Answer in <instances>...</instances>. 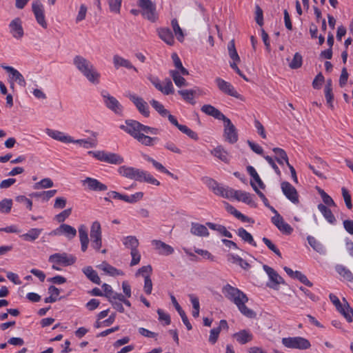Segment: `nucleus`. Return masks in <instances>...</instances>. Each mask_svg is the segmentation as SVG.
Instances as JSON below:
<instances>
[{"label": "nucleus", "mask_w": 353, "mask_h": 353, "mask_svg": "<svg viewBox=\"0 0 353 353\" xmlns=\"http://www.w3.org/2000/svg\"><path fill=\"white\" fill-rule=\"evenodd\" d=\"M53 186V181L50 178H45L35 184L36 188H50Z\"/></svg>", "instance_id": "obj_56"}, {"label": "nucleus", "mask_w": 353, "mask_h": 353, "mask_svg": "<svg viewBox=\"0 0 353 353\" xmlns=\"http://www.w3.org/2000/svg\"><path fill=\"white\" fill-rule=\"evenodd\" d=\"M57 231L58 234H63L69 239H73L77 235V230L68 224H61Z\"/></svg>", "instance_id": "obj_28"}, {"label": "nucleus", "mask_w": 353, "mask_h": 353, "mask_svg": "<svg viewBox=\"0 0 353 353\" xmlns=\"http://www.w3.org/2000/svg\"><path fill=\"white\" fill-rule=\"evenodd\" d=\"M150 103L161 117H165L167 115H168L169 111L165 109L163 105L160 103L159 101L155 99H152Z\"/></svg>", "instance_id": "obj_49"}, {"label": "nucleus", "mask_w": 353, "mask_h": 353, "mask_svg": "<svg viewBox=\"0 0 353 353\" xmlns=\"http://www.w3.org/2000/svg\"><path fill=\"white\" fill-rule=\"evenodd\" d=\"M10 32L15 38L22 37L21 21L19 17L15 18L10 23Z\"/></svg>", "instance_id": "obj_29"}, {"label": "nucleus", "mask_w": 353, "mask_h": 353, "mask_svg": "<svg viewBox=\"0 0 353 353\" xmlns=\"http://www.w3.org/2000/svg\"><path fill=\"white\" fill-rule=\"evenodd\" d=\"M89 153L92 154L99 161L117 165L123 162V158L115 153L106 152L104 151L89 152Z\"/></svg>", "instance_id": "obj_7"}, {"label": "nucleus", "mask_w": 353, "mask_h": 353, "mask_svg": "<svg viewBox=\"0 0 353 353\" xmlns=\"http://www.w3.org/2000/svg\"><path fill=\"white\" fill-rule=\"evenodd\" d=\"M224 122V137L230 143H234L238 141V134L235 126L230 119L226 118Z\"/></svg>", "instance_id": "obj_16"}, {"label": "nucleus", "mask_w": 353, "mask_h": 353, "mask_svg": "<svg viewBox=\"0 0 353 353\" xmlns=\"http://www.w3.org/2000/svg\"><path fill=\"white\" fill-rule=\"evenodd\" d=\"M123 243L124 245L131 250V251H134L137 250L139 246V241L134 236H128L123 239Z\"/></svg>", "instance_id": "obj_39"}, {"label": "nucleus", "mask_w": 353, "mask_h": 353, "mask_svg": "<svg viewBox=\"0 0 353 353\" xmlns=\"http://www.w3.org/2000/svg\"><path fill=\"white\" fill-rule=\"evenodd\" d=\"M341 190H342V195H343V197L344 199V201L345 203L346 207L349 210H351L352 208V201H351V196L349 194V192H348V191L347 190L346 188H343Z\"/></svg>", "instance_id": "obj_63"}, {"label": "nucleus", "mask_w": 353, "mask_h": 353, "mask_svg": "<svg viewBox=\"0 0 353 353\" xmlns=\"http://www.w3.org/2000/svg\"><path fill=\"white\" fill-rule=\"evenodd\" d=\"M2 67L9 74V79L12 87L13 86L14 82L20 81L21 74L19 71L11 66L3 65Z\"/></svg>", "instance_id": "obj_34"}, {"label": "nucleus", "mask_w": 353, "mask_h": 353, "mask_svg": "<svg viewBox=\"0 0 353 353\" xmlns=\"http://www.w3.org/2000/svg\"><path fill=\"white\" fill-rule=\"evenodd\" d=\"M152 271V268L151 265H148L143 266L140 269H139L136 275L137 276L138 274H140L143 277H144V279H145V276H147L150 277Z\"/></svg>", "instance_id": "obj_61"}, {"label": "nucleus", "mask_w": 353, "mask_h": 353, "mask_svg": "<svg viewBox=\"0 0 353 353\" xmlns=\"http://www.w3.org/2000/svg\"><path fill=\"white\" fill-rule=\"evenodd\" d=\"M152 243L155 248L159 250L160 254L167 256L172 254L174 252L172 247L160 240H153Z\"/></svg>", "instance_id": "obj_25"}, {"label": "nucleus", "mask_w": 353, "mask_h": 353, "mask_svg": "<svg viewBox=\"0 0 353 353\" xmlns=\"http://www.w3.org/2000/svg\"><path fill=\"white\" fill-rule=\"evenodd\" d=\"M215 83L219 90L223 93L236 99H242L241 95L237 92L234 86L229 82L220 77L215 79Z\"/></svg>", "instance_id": "obj_12"}, {"label": "nucleus", "mask_w": 353, "mask_h": 353, "mask_svg": "<svg viewBox=\"0 0 353 353\" xmlns=\"http://www.w3.org/2000/svg\"><path fill=\"white\" fill-rule=\"evenodd\" d=\"M237 234L245 242L249 243L250 244L256 246V243L254 241V239L251 234L247 232L243 228H240L238 229Z\"/></svg>", "instance_id": "obj_44"}, {"label": "nucleus", "mask_w": 353, "mask_h": 353, "mask_svg": "<svg viewBox=\"0 0 353 353\" xmlns=\"http://www.w3.org/2000/svg\"><path fill=\"white\" fill-rule=\"evenodd\" d=\"M211 153L214 157H216V158L219 159L221 161L225 163H229L230 161V158L228 152L221 146L214 148L213 150H212Z\"/></svg>", "instance_id": "obj_35"}, {"label": "nucleus", "mask_w": 353, "mask_h": 353, "mask_svg": "<svg viewBox=\"0 0 353 353\" xmlns=\"http://www.w3.org/2000/svg\"><path fill=\"white\" fill-rule=\"evenodd\" d=\"M137 140L142 145L145 146H152L154 143L159 141L157 137H151L148 135L141 133Z\"/></svg>", "instance_id": "obj_41"}, {"label": "nucleus", "mask_w": 353, "mask_h": 353, "mask_svg": "<svg viewBox=\"0 0 353 353\" xmlns=\"http://www.w3.org/2000/svg\"><path fill=\"white\" fill-rule=\"evenodd\" d=\"M12 204L11 199H3L0 202V212L3 213L9 212L11 210Z\"/></svg>", "instance_id": "obj_54"}, {"label": "nucleus", "mask_w": 353, "mask_h": 353, "mask_svg": "<svg viewBox=\"0 0 353 353\" xmlns=\"http://www.w3.org/2000/svg\"><path fill=\"white\" fill-rule=\"evenodd\" d=\"M159 37L168 45L172 46L174 43L173 34L170 29L161 28L157 30Z\"/></svg>", "instance_id": "obj_26"}, {"label": "nucleus", "mask_w": 353, "mask_h": 353, "mask_svg": "<svg viewBox=\"0 0 353 353\" xmlns=\"http://www.w3.org/2000/svg\"><path fill=\"white\" fill-rule=\"evenodd\" d=\"M228 54L230 57L234 61H240V57L237 53V51L235 48V43L234 40H231L228 46Z\"/></svg>", "instance_id": "obj_50"}, {"label": "nucleus", "mask_w": 353, "mask_h": 353, "mask_svg": "<svg viewBox=\"0 0 353 353\" xmlns=\"http://www.w3.org/2000/svg\"><path fill=\"white\" fill-rule=\"evenodd\" d=\"M325 97L328 104L329 107L331 109L334 108L333 100H334V94L332 92V89H324Z\"/></svg>", "instance_id": "obj_59"}, {"label": "nucleus", "mask_w": 353, "mask_h": 353, "mask_svg": "<svg viewBox=\"0 0 353 353\" xmlns=\"http://www.w3.org/2000/svg\"><path fill=\"white\" fill-rule=\"evenodd\" d=\"M171 26L173 29V31L176 35L177 40L180 42H182L184 39V34L183 30L179 25L178 21L176 19H173L171 21Z\"/></svg>", "instance_id": "obj_43"}, {"label": "nucleus", "mask_w": 353, "mask_h": 353, "mask_svg": "<svg viewBox=\"0 0 353 353\" xmlns=\"http://www.w3.org/2000/svg\"><path fill=\"white\" fill-rule=\"evenodd\" d=\"M179 130L181 132L185 134L190 138L192 139L193 140L196 141L199 139L197 134L185 125H181V126H179Z\"/></svg>", "instance_id": "obj_51"}, {"label": "nucleus", "mask_w": 353, "mask_h": 353, "mask_svg": "<svg viewBox=\"0 0 353 353\" xmlns=\"http://www.w3.org/2000/svg\"><path fill=\"white\" fill-rule=\"evenodd\" d=\"M100 268L110 276L121 275L123 272L107 263H103Z\"/></svg>", "instance_id": "obj_48"}, {"label": "nucleus", "mask_w": 353, "mask_h": 353, "mask_svg": "<svg viewBox=\"0 0 353 353\" xmlns=\"http://www.w3.org/2000/svg\"><path fill=\"white\" fill-rule=\"evenodd\" d=\"M122 0H109V7L111 12L119 14L120 12Z\"/></svg>", "instance_id": "obj_53"}, {"label": "nucleus", "mask_w": 353, "mask_h": 353, "mask_svg": "<svg viewBox=\"0 0 353 353\" xmlns=\"http://www.w3.org/2000/svg\"><path fill=\"white\" fill-rule=\"evenodd\" d=\"M302 65V56L299 53L296 52L294 55L293 59L290 63V67L292 69L299 68Z\"/></svg>", "instance_id": "obj_52"}, {"label": "nucleus", "mask_w": 353, "mask_h": 353, "mask_svg": "<svg viewBox=\"0 0 353 353\" xmlns=\"http://www.w3.org/2000/svg\"><path fill=\"white\" fill-rule=\"evenodd\" d=\"M82 183L83 185H87L88 188L92 191H105L108 190L106 185L94 178L86 177Z\"/></svg>", "instance_id": "obj_20"}, {"label": "nucleus", "mask_w": 353, "mask_h": 353, "mask_svg": "<svg viewBox=\"0 0 353 353\" xmlns=\"http://www.w3.org/2000/svg\"><path fill=\"white\" fill-rule=\"evenodd\" d=\"M338 311L346 319V320L350 323L352 321V317H353V309L350 306L347 302H346Z\"/></svg>", "instance_id": "obj_38"}, {"label": "nucleus", "mask_w": 353, "mask_h": 353, "mask_svg": "<svg viewBox=\"0 0 353 353\" xmlns=\"http://www.w3.org/2000/svg\"><path fill=\"white\" fill-rule=\"evenodd\" d=\"M272 223L283 234H290L293 232V228L284 221L281 215L272 217Z\"/></svg>", "instance_id": "obj_19"}, {"label": "nucleus", "mask_w": 353, "mask_h": 353, "mask_svg": "<svg viewBox=\"0 0 353 353\" xmlns=\"http://www.w3.org/2000/svg\"><path fill=\"white\" fill-rule=\"evenodd\" d=\"M318 209L323 215L325 219L331 224H334L336 222L335 216L332 212L331 210L329 209L325 205L320 203L318 205Z\"/></svg>", "instance_id": "obj_33"}, {"label": "nucleus", "mask_w": 353, "mask_h": 353, "mask_svg": "<svg viewBox=\"0 0 353 353\" xmlns=\"http://www.w3.org/2000/svg\"><path fill=\"white\" fill-rule=\"evenodd\" d=\"M42 232V229L32 228L26 234H23V240L28 241H34L36 240Z\"/></svg>", "instance_id": "obj_45"}, {"label": "nucleus", "mask_w": 353, "mask_h": 353, "mask_svg": "<svg viewBox=\"0 0 353 353\" xmlns=\"http://www.w3.org/2000/svg\"><path fill=\"white\" fill-rule=\"evenodd\" d=\"M233 199L242 201L252 207H256V205L252 199V195L246 192L241 190H235Z\"/></svg>", "instance_id": "obj_23"}, {"label": "nucleus", "mask_w": 353, "mask_h": 353, "mask_svg": "<svg viewBox=\"0 0 353 353\" xmlns=\"http://www.w3.org/2000/svg\"><path fill=\"white\" fill-rule=\"evenodd\" d=\"M73 64L88 81L93 84L99 83L101 74L94 65L86 58L81 55H76L73 58Z\"/></svg>", "instance_id": "obj_2"}, {"label": "nucleus", "mask_w": 353, "mask_h": 353, "mask_svg": "<svg viewBox=\"0 0 353 353\" xmlns=\"http://www.w3.org/2000/svg\"><path fill=\"white\" fill-rule=\"evenodd\" d=\"M263 242L267 245V247L275 253L279 257H281V253L279 250L272 243V241L266 237L263 238Z\"/></svg>", "instance_id": "obj_58"}, {"label": "nucleus", "mask_w": 353, "mask_h": 353, "mask_svg": "<svg viewBox=\"0 0 353 353\" xmlns=\"http://www.w3.org/2000/svg\"><path fill=\"white\" fill-rule=\"evenodd\" d=\"M114 66L116 69H119L120 67H123L128 69H133L134 71H137V69L132 64V63L124 59L123 57L115 54L112 59Z\"/></svg>", "instance_id": "obj_24"}, {"label": "nucleus", "mask_w": 353, "mask_h": 353, "mask_svg": "<svg viewBox=\"0 0 353 353\" xmlns=\"http://www.w3.org/2000/svg\"><path fill=\"white\" fill-rule=\"evenodd\" d=\"M233 336L241 344H245L251 341L253 339V335L250 331L246 330H242L239 332L234 334Z\"/></svg>", "instance_id": "obj_31"}, {"label": "nucleus", "mask_w": 353, "mask_h": 353, "mask_svg": "<svg viewBox=\"0 0 353 353\" xmlns=\"http://www.w3.org/2000/svg\"><path fill=\"white\" fill-rule=\"evenodd\" d=\"M90 238L92 248L99 250L102 246L101 227L99 221H94L90 228Z\"/></svg>", "instance_id": "obj_9"}, {"label": "nucleus", "mask_w": 353, "mask_h": 353, "mask_svg": "<svg viewBox=\"0 0 353 353\" xmlns=\"http://www.w3.org/2000/svg\"><path fill=\"white\" fill-rule=\"evenodd\" d=\"M263 268L271 281V283H268V287L272 289H277L279 284L284 283L283 278L273 268L267 265H263Z\"/></svg>", "instance_id": "obj_17"}, {"label": "nucleus", "mask_w": 353, "mask_h": 353, "mask_svg": "<svg viewBox=\"0 0 353 353\" xmlns=\"http://www.w3.org/2000/svg\"><path fill=\"white\" fill-rule=\"evenodd\" d=\"M32 10L37 23L43 28H47V22L44 14V8L39 0H34L32 3Z\"/></svg>", "instance_id": "obj_14"}, {"label": "nucleus", "mask_w": 353, "mask_h": 353, "mask_svg": "<svg viewBox=\"0 0 353 353\" xmlns=\"http://www.w3.org/2000/svg\"><path fill=\"white\" fill-rule=\"evenodd\" d=\"M79 235L81 245V250L83 252H85L88 249L89 239L87 228L84 225H81L79 227Z\"/></svg>", "instance_id": "obj_27"}, {"label": "nucleus", "mask_w": 353, "mask_h": 353, "mask_svg": "<svg viewBox=\"0 0 353 353\" xmlns=\"http://www.w3.org/2000/svg\"><path fill=\"white\" fill-rule=\"evenodd\" d=\"M118 172L122 176L129 179H133L139 182H145L154 185H160V182L154 178L149 172L141 169L122 165L119 168Z\"/></svg>", "instance_id": "obj_3"}, {"label": "nucleus", "mask_w": 353, "mask_h": 353, "mask_svg": "<svg viewBox=\"0 0 353 353\" xmlns=\"http://www.w3.org/2000/svg\"><path fill=\"white\" fill-rule=\"evenodd\" d=\"M336 270L341 276H343L347 281H353L352 273L345 266L342 265H338L336 266Z\"/></svg>", "instance_id": "obj_46"}, {"label": "nucleus", "mask_w": 353, "mask_h": 353, "mask_svg": "<svg viewBox=\"0 0 353 353\" xmlns=\"http://www.w3.org/2000/svg\"><path fill=\"white\" fill-rule=\"evenodd\" d=\"M199 90H180L178 93L182 97V98L187 102L194 105L195 101L194 97L196 94H199Z\"/></svg>", "instance_id": "obj_32"}, {"label": "nucleus", "mask_w": 353, "mask_h": 353, "mask_svg": "<svg viewBox=\"0 0 353 353\" xmlns=\"http://www.w3.org/2000/svg\"><path fill=\"white\" fill-rule=\"evenodd\" d=\"M201 110L207 115L212 116L214 118L222 120L223 121L227 118L220 110L211 105H204L201 107Z\"/></svg>", "instance_id": "obj_22"}, {"label": "nucleus", "mask_w": 353, "mask_h": 353, "mask_svg": "<svg viewBox=\"0 0 353 353\" xmlns=\"http://www.w3.org/2000/svg\"><path fill=\"white\" fill-rule=\"evenodd\" d=\"M120 128L137 139L143 132V124L135 120H126L125 125H121Z\"/></svg>", "instance_id": "obj_11"}, {"label": "nucleus", "mask_w": 353, "mask_h": 353, "mask_svg": "<svg viewBox=\"0 0 353 353\" xmlns=\"http://www.w3.org/2000/svg\"><path fill=\"white\" fill-rule=\"evenodd\" d=\"M76 261L74 256L71 254H68L66 253H56L52 254L49 257V261L50 263L63 265L65 266L70 265L73 264Z\"/></svg>", "instance_id": "obj_15"}, {"label": "nucleus", "mask_w": 353, "mask_h": 353, "mask_svg": "<svg viewBox=\"0 0 353 353\" xmlns=\"http://www.w3.org/2000/svg\"><path fill=\"white\" fill-rule=\"evenodd\" d=\"M220 332H221V327H215L210 330L208 341L211 344L213 345L216 343Z\"/></svg>", "instance_id": "obj_55"}, {"label": "nucleus", "mask_w": 353, "mask_h": 353, "mask_svg": "<svg viewBox=\"0 0 353 353\" xmlns=\"http://www.w3.org/2000/svg\"><path fill=\"white\" fill-rule=\"evenodd\" d=\"M139 6L142 10V15L148 20L154 22L158 14L156 12V6L151 0H139Z\"/></svg>", "instance_id": "obj_5"}, {"label": "nucleus", "mask_w": 353, "mask_h": 353, "mask_svg": "<svg viewBox=\"0 0 353 353\" xmlns=\"http://www.w3.org/2000/svg\"><path fill=\"white\" fill-rule=\"evenodd\" d=\"M148 79L159 91L161 92L165 95L173 94L174 92L173 84L170 79L167 78L165 79L164 86L161 84L160 80L157 77H154L150 74L148 77Z\"/></svg>", "instance_id": "obj_10"}, {"label": "nucleus", "mask_w": 353, "mask_h": 353, "mask_svg": "<svg viewBox=\"0 0 353 353\" xmlns=\"http://www.w3.org/2000/svg\"><path fill=\"white\" fill-rule=\"evenodd\" d=\"M190 232L195 236H208L209 232L208 228L202 224L197 223H192Z\"/></svg>", "instance_id": "obj_30"}, {"label": "nucleus", "mask_w": 353, "mask_h": 353, "mask_svg": "<svg viewBox=\"0 0 353 353\" xmlns=\"http://www.w3.org/2000/svg\"><path fill=\"white\" fill-rule=\"evenodd\" d=\"M170 75L172 77L175 85L177 87H183V86H187L188 83L186 80L181 77V75L179 74V72L177 70H170Z\"/></svg>", "instance_id": "obj_36"}, {"label": "nucleus", "mask_w": 353, "mask_h": 353, "mask_svg": "<svg viewBox=\"0 0 353 353\" xmlns=\"http://www.w3.org/2000/svg\"><path fill=\"white\" fill-rule=\"evenodd\" d=\"M281 190L284 195L293 203H299V196L295 188L289 182L285 181L281 183Z\"/></svg>", "instance_id": "obj_18"}, {"label": "nucleus", "mask_w": 353, "mask_h": 353, "mask_svg": "<svg viewBox=\"0 0 353 353\" xmlns=\"http://www.w3.org/2000/svg\"><path fill=\"white\" fill-rule=\"evenodd\" d=\"M282 343L286 347L299 350H306L310 347V341L301 336L283 338Z\"/></svg>", "instance_id": "obj_6"}, {"label": "nucleus", "mask_w": 353, "mask_h": 353, "mask_svg": "<svg viewBox=\"0 0 353 353\" xmlns=\"http://www.w3.org/2000/svg\"><path fill=\"white\" fill-rule=\"evenodd\" d=\"M145 159L147 161L151 163L157 170H159L163 173L167 174L168 175L172 177H174V174L171 173L169 170H168L161 163L157 161L154 159L147 155L145 156Z\"/></svg>", "instance_id": "obj_42"}, {"label": "nucleus", "mask_w": 353, "mask_h": 353, "mask_svg": "<svg viewBox=\"0 0 353 353\" xmlns=\"http://www.w3.org/2000/svg\"><path fill=\"white\" fill-rule=\"evenodd\" d=\"M222 292L228 299L236 305L243 315L250 319L256 317V312L245 305L248 301V297L239 289L227 284L223 288Z\"/></svg>", "instance_id": "obj_1"}, {"label": "nucleus", "mask_w": 353, "mask_h": 353, "mask_svg": "<svg viewBox=\"0 0 353 353\" xmlns=\"http://www.w3.org/2000/svg\"><path fill=\"white\" fill-rule=\"evenodd\" d=\"M294 274L295 276L294 279L299 280L302 283L305 284L308 287H312L313 285L312 283L307 279V276L301 272L295 271Z\"/></svg>", "instance_id": "obj_57"}, {"label": "nucleus", "mask_w": 353, "mask_h": 353, "mask_svg": "<svg viewBox=\"0 0 353 353\" xmlns=\"http://www.w3.org/2000/svg\"><path fill=\"white\" fill-rule=\"evenodd\" d=\"M72 143H78L82 145L84 148H91L95 147L96 144L94 141L91 140H85V139H77L74 140Z\"/></svg>", "instance_id": "obj_60"}, {"label": "nucleus", "mask_w": 353, "mask_h": 353, "mask_svg": "<svg viewBox=\"0 0 353 353\" xmlns=\"http://www.w3.org/2000/svg\"><path fill=\"white\" fill-rule=\"evenodd\" d=\"M46 133L53 139L62 143H71L74 141V139H73L70 136L66 135L65 133L58 130L47 129Z\"/></svg>", "instance_id": "obj_21"}, {"label": "nucleus", "mask_w": 353, "mask_h": 353, "mask_svg": "<svg viewBox=\"0 0 353 353\" xmlns=\"http://www.w3.org/2000/svg\"><path fill=\"white\" fill-rule=\"evenodd\" d=\"M71 208L66 209L56 216V220L59 223H62L71 214Z\"/></svg>", "instance_id": "obj_64"}, {"label": "nucleus", "mask_w": 353, "mask_h": 353, "mask_svg": "<svg viewBox=\"0 0 353 353\" xmlns=\"http://www.w3.org/2000/svg\"><path fill=\"white\" fill-rule=\"evenodd\" d=\"M126 97L134 103L139 112L145 117L150 116V110L148 103L143 98L137 94L128 93Z\"/></svg>", "instance_id": "obj_13"}, {"label": "nucleus", "mask_w": 353, "mask_h": 353, "mask_svg": "<svg viewBox=\"0 0 353 353\" xmlns=\"http://www.w3.org/2000/svg\"><path fill=\"white\" fill-rule=\"evenodd\" d=\"M83 273L86 275V276L94 283L99 285L101 283V279L98 276L97 272L92 269V267L88 266L83 269Z\"/></svg>", "instance_id": "obj_37"}, {"label": "nucleus", "mask_w": 353, "mask_h": 353, "mask_svg": "<svg viewBox=\"0 0 353 353\" xmlns=\"http://www.w3.org/2000/svg\"><path fill=\"white\" fill-rule=\"evenodd\" d=\"M101 96L105 106L114 112L116 114L121 116L123 114V108L119 101L114 97L111 96L108 92L103 91Z\"/></svg>", "instance_id": "obj_8"}, {"label": "nucleus", "mask_w": 353, "mask_h": 353, "mask_svg": "<svg viewBox=\"0 0 353 353\" xmlns=\"http://www.w3.org/2000/svg\"><path fill=\"white\" fill-rule=\"evenodd\" d=\"M255 20L258 25L262 26L263 25V10L259 7V6L256 5L255 7Z\"/></svg>", "instance_id": "obj_62"}, {"label": "nucleus", "mask_w": 353, "mask_h": 353, "mask_svg": "<svg viewBox=\"0 0 353 353\" xmlns=\"http://www.w3.org/2000/svg\"><path fill=\"white\" fill-rule=\"evenodd\" d=\"M48 293L50 296L46 297L44 301L46 303H54L58 299L59 295V290L54 285H51L48 288Z\"/></svg>", "instance_id": "obj_47"}, {"label": "nucleus", "mask_w": 353, "mask_h": 353, "mask_svg": "<svg viewBox=\"0 0 353 353\" xmlns=\"http://www.w3.org/2000/svg\"><path fill=\"white\" fill-rule=\"evenodd\" d=\"M208 185L215 194L226 199H233L235 190L228 186H223L213 179L208 181Z\"/></svg>", "instance_id": "obj_4"}, {"label": "nucleus", "mask_w": 353, "mask_h": 353, "mask_svg": "<svg viewBox=\"0 0 353 353\" xmlns=\"http://www.w3.org/2000/svg\"><path fill=\"white\" fill-rule=\"evenodd\" d=\"M307 240L308 241V243L317 252H319L321 254H325V249L323 246V245L318 241L314 237L308 236L307 238Z\"/></svg>", "instance_id": "obj_40"}]
</instances>
